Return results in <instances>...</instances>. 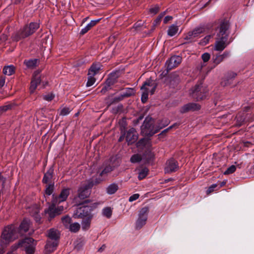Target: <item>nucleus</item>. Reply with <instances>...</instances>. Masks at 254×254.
Listing matches in <instances>:
<instances>
[{
    "label": "nucleus",
    "instance_id": "052dcab7",
    "mask_svg": "<svg viewBox=\"0 0 254 254\" xmlns=\"http://www.w3.org/2000/svg\"><path fill=\"white\" fill-rule=\"evenodd\" d=\"M173 19V17L171 16H167L165 17L163 20V22L164 24L167 23L169 21Z\"/></svg>",
    "mask_w": 254,
    "mask_h": 254
},
{
    "label": "nucleus",
    "instance_id": "c756f323",
    "mask_svg": "<svg viewBox=\"0 0 254 254\" xmlns=\"http://www.w3.org/2000/svg\"><path fill=\"white\" fill-rule=\"evenodd\" d=\"M41 79L39 77H35L31 82V85L29 88L31 93L34 92L38 84L41 82Z\"/></svg>",
    "mask_w": 254,
    "mask_h": 254
},
{
    "label": "nucleus",
    "instance_id": "20e7f679",
    "mask_svg": "<svg viewBox=\"0 0 254 254\" xmlns=\"http://www.w3.org/2000/svg\"><path fill=\"white\" fill-rule=\"evenodd\" d=\"M36 245V241L33 238L27 237L19 240L17 243L13 245L9 252L16 253L19 248H23L26 254H34Z\"/></svg>",
    "mask_w": 254,
    "mask_h": 254
},
{
    "label": "nucleus",
    "instance_id": "9b49d317",
    "mask_svg": "<svg viewBox=\"0 0 254 254\" xmlns=\"http://www.w3.org/2000/svg\"><path fill=\"white\" fill-rule=\"evenodd\" d=\"M179 164L175 159L171 158L168 160L166 163L165 173L166 174L171 173L177 171L179 169Z\"/></svg>",
    "mask_w": 254,
    "mask_h": 254
},
{
    "label": "nucleus",
    "instance_id": "412c9836",
    "mask_svg": "<svg viewBox=\"0 0 254 254\" xmlns=\"http://www.w3.org/2000/svg\"><path fill=\"white\" fill-rule=\"evenodd\" d=\"M52 204L49 206L48 208L45 210V212L49 215L50 219L54 218L56 215H58L57 210L55 209V206L57 203H53L52 201Z\"/></svg>",
    "mask_w": 254,
    "mask_h": 254
},
{
    "label": "nucleus",
    "instance_id": "4be33fe9",
    "mask_svg": "<svg viewBox=\"0 0 254 254\" xmlns=\"http://www.w3.org/2000/svg\"><path fill=\"white\" fill-rule=\"evenodd\" d=\"M136 146L139 149H143L145 146H150L151 143L149 139L146 138H143L137 142Z\"/></svg>",
    "mask_w": 254,
    "mask_h": 254
},
{
    "label": "nucleus",
    "instance_id": "bb28decb",
    "mask_svg": "<svg viewBox=\"0 0 254 254\" xmlns=\"http://www.w3.org/2000/svg\"><path fill=\"white\" fill-rule=\"evenodd\" d=\"M100 69V64H93L90 67L88 75L95 76Z\"/></svg>",
    "mask_w": 254,
    "mask_h": 254
},
{
    "label": "nucleus",
    "instance_id": "4468645a",
    "mask_svg": "<svg viewBox=\"0 0 254 254\" xmlns=\"http://www.w3.org/2000/svg\"><path fill=\"white\" fill-rule=\"evenodd\" d=\"M200 106L197 103H189L182 106L180 110L182 114L186 113L189 111H198L200 109Z\"/></svg>",
    "mask_w": 254,
    "mask_h": 254
},
{
    "label": "nucleus",
    "instance_id": "ddd939ff",
    "mask_svg": "<svg viewBox=\"0 0 254 254\" xmlns=\"http://www.w3.org/2000/svg\"><path fill=\"white\" fill-rule=\"evenodd\" d=\"M126 133V140L128 145L134 143L138 138V134L134 128H131Z\"/></svg>",
    "mask_w": 254,
    "mask_h": 254
},
{
    "label": "nucleus",
    "instance_id": "1a4fd4ad",
    "mask_svg": "<svg viewBox=\"0 0 254 254\" xmlns=\"http://www.w3.org/2000/svg\"><path fill=\"white\" fill-rule=\"evenodd\" d=\"M148 212V207H144L140 210L138 218L135 223V227L137 229H141L146 224Z\"/></svg>",
    "mask_w": 254,
    "mask_h": 254
},
{
    "label": "nucleus",
    "instance_id": "ea45409f",
    "mask_svg": "<svg viewBox=\"0 0 254 254\" xmlns=\"http://www.w3.org/2000/svg\"><path fill=\"white\" fill-rule=\"evenodd\" d=\"M80 228V226L79 223L75 222L73 223L72 224H70L69 226L68 227V228L69 229V230L72 232H77L78 231Z\"/></svg>",
    "mask_w": 254,
    "mask_h": 254
},
{
    "label": "nucleus",
    "instance_id": "a878e982",
    "mask_svg": "<svg viewBox=\"0 0 254 254\" xmlns=\"http://www.w3.org/2000/svg\"><path fill=\"white\" fill-rule=\"evenodd\" d=\"M38 60L37 59L25 60L24 61V64L29 68H34L36 67L37 65Z\"/></svg>",
    "mask_w": 254,
    "mask_h": 254
},
{
    "label": "nucleus",
    "instance_id": "b1692460",
    "mask_svg": "<svg viewBox=\"0 0 254 254\" xmlns=\"http://www.w3.org/2000/svg\"><path fill=\"white\" fill-rule=\"evenodd\" d=\"M246 114L244 112L239 113L236 116V125L238 127L241 126L245 122Z\"/></svg>",
    "mask_w": 254,
    "mask_h": 254
},
{
    "label": "nucleus",
    "instance_id": "13d9d810",
    "mask_svg": "<svg viewBox=\"0 0 254 254\" xmlns=\"http://www.w3.org/2000/svg\"><path fill=\"white\" fill-rule=\"evenodd\" d=\"M111 88H109V87H107V85L105 84L104 86L102 88V89L101 90L100 92L104 94L107 91L110 90Z\"/></svg>",
    "mask_w": 254,
    "mask_h": 254
},
{
    "label": "nucleus",
    "instance_id": "603ef678",
    "mask_svg": "<svg viewBox=\"0 0 254 254\" xmlns=\"http://www.w3.org/2000/svg\"><path fill=\"white\" fill-rule=\"evenodd\" d=\"M210 58V54L207 53H205L203 54L201 56V58L204 62H208Z\"/></svg>",
    "mask_w": 254,
    "mask_h": 254
},
{
    "label": "nucleus",
    "instance_id": "4d7b16f0",
    "mask_svg": "<svg viewBox=\"0 0 254 254\" xmlns=\"http://www.w3.org/2000/svg\"><path fill=\"white\" fill-rule=\"evenodd\" d=\"M171 79H170V86H172V87H174L175 85H174V84L172 85V82H176V84H178V78L177 77H174L173 78H172V77H171Z\"/></svg>",
    "mask_w": 254,
    "mask_h": 254
},
{
    "label": "nucleus",
    "instance_id": "2eb2a0df",
    "mask_svg": "<svg viewBox=\"0 0 254 254\" xmlns=\"http://www.w3.org/2000/svg\"><path fill=\"white\" fill-rule=\"evenodd\" d=\"M157 83L152 79H148L146 80L141 87V90L144 89H148V92L151 95L153 94L157 87Z\"/></svg>",
    "mask_w": 254,
    "mask_h": 254
},
{
    "label": "nucleus",
    "instance_id": "774afa93",
    "mask_svg": "<svg viewBox=\"0 0 254 254\" xmlns=\"http://www.w3.org/2000/svg\"><path fill=\"white\" fill-rule=\"evenodd\" d=\"M142 24L140 23L136 22L133 25V28L137 29L139 27H141Z\"/></svg>",
    "mask_w": 254,
    "mask_h": 254
},
{
    "label": "nucleus",
    "instance_id": "7c9ffc66",
    "mask_svg": "<svg viewBox=\"0 0 254 254\" xmlns=\"http://www.w3.org/2000/svg\"><path fill=\"white\" fill-rule=\"evenodd\" d=\"M179 31V27L175 24H172L169 27L167 34L170 37L175 36Z\"/></svg>",
    "mask_w": 254,
    "mask_h": 254
},
{
    "label": "nucleus",
    "instance_id": "cd10ccee",
    "mask_svg": "<svg viewBox=\"0 0 254 254\" xmlns=\"http://www.w3.org/2000/svg\"><path fill=\"white\" fill-rule=\"evenodd\" d=\"M92 216H88L83 219L81 222L82 229L83 230H87L89 229Z\"/></svg>",
    "mask_w": 254,
    "mask_h": 254
},
{
    "label": "nucleus",
    "instance_id": "6e6552de",
    "mask_svg": "<svg viewBox=\"0 0 254 254\" xmlns=\"http://www.w3.org/2000/svg\"><path fill=\"white\" fill-rule=\"evenodd\" d=\"M97 206L96 203L90 205H83L78 207L73 213V216L75 218H84L88 216H92L91 212Z\"/></svg>",
    "mask_w": 254,
    "mask_h": 254
},
{
    "label": "nucleus",
    "instance_id": "69168bd1",
    "mask_svg": "<svg viewBox=\"0 0 254 254\" xmlns=\"http://www.w3.org/2000/svg\"><path fill=\"white\" fill-rule=\"evenodd\" d=\"M211 38L210 35H207L203 39V43H204L205 44H206L208 43L210 39Z\"/></svg>",
    "mask_w": 254,
    "mask_h": 254
},
{
    "label": "nucleus",
    "instance_id": "a19ab883",
    "mask_svg": "<svg viewBox=\"0 0 254 254\" xmlns=\"http://www.w3.org/2000/svg\"><path fill=\"white\" fill-rule=\"evenodd\" d=\"M113 170V168L110 165L106 166L103 169V170L100 172V176H103L105 175H107L109 173L112 171Z\"/></svg>",
    "mask_w": 254,
    "mask_h": 254
},
{
    "label": "nucleus",
    "instance_id": "a211bd4d",
    "mask_svg": "<svg viewBox=\"0 0 254 254\" xmlns=\"http://www.w3.org/2000/svg\"><path fill=\"white\" fill-rule=\"evenodd\" d=\"M230 55V52L225 51L222 55H217L215 57L212 58L213 63L215 64V66L219 64L224 59L228 58Z\"/></svg>",
    "mask_w": 254,
    "mask_h": 254
},
{
    "label": "nucleus",
    "instance_id": "f03ea898",
    "mask_svg": "<svg viewBox=\"0 0 254 254\" xmlns=\"http://www.w3.org/2000/svg\"><path fill=\"white\" fill-rule=\"evenodd\" d=\"M18 228L15 225L11 224L6 226L1 234V246L3 247H6L10 242L18 238Z\"/></svg>",
    "mask_w": 254,
    "mask_h": 254
},
{
    "label": "nucleus",
    "instance_id": "9d476101",
    "mask_svg": "<svg viewBox=\"0 0 254 254\" xmlns=\"http://www.w3.org/2000/svg\"><path fill=\"white\" fill-rule=\"evenodd\" d=\"M182 58L179 56H172L165 63L166 71L165 74H168L169 71L177 67L182 62Z\"/></svg>",
    "mask_w": 254,
    "mask_h": 254
},
{
    "label": "nucleus",
    "instance_id": "f3484780",
    "mask_svg": "<svg viewBox=\"0 0 254 254\" xmlns=\"http://www.w3.org/2000/svg\"><path fill=\"white\" fill-rule=\"evenodd\" d=\"M237 76V74L234 72L230 71L228 72L226 77L221 82V85L223 86H226L231 85L232 80Z\"/></svg>",
    "mask_w": 254,
    "mask_h": 254
},
{
    "label": "nucleus",
    "instance_id": "393cba45",
    "mask_svg": "<svg viewBox=\"0 0 254 254\" xmlns=\"http://www.w3.org/2000/svg\"><path fill=\"white\" fill-rule=\"evenodd\" d=\"M15 71V67L12 64L4 66L2 70L3 73L8 76L14 74Z\"/></svg>",
    "mask_w": 254,
    "mask_h": 254
},
{
    "label": "nucleus",
    "instance_id": "5fc2aeb1",
    "mask_svg": "<svg viewBox=\"0 0 254 254\" xmlns=\"http://www.w3.org/2000/svg\"><path fill=\"white\" fill-rule=\"evenodd\" d=\"M124 98L125 97L124 96H123V95L122 93L120 95L115 97L113 99V102H118L119 101L123 100Z\"/></svg>",
    "mask_w": 254,
    "mask_h": 254
},
{
    "label": "nucleus",
    "instance_id": "6ab92c4d",
    "mask_svg": "<svg viewBox=\"0 0 254 254\" xmlns=\"http://www.w3.org/2000/svg\"><path fill=\"white\" fill-rule=\"evenodd\" d=\"M59 242L57 241L48 240L45 248L47 253H50L54 252L57 248Z\"/></svg>",
    "mask_w": 254,
    "mask_h": 254
},
{
    "label": "nucleus",
    "instance_id": "c85d7f7f",
    "mask_svg": "<svg viewBox=\"0 0 254 254\" xmlns=\"http://www.w3.org/2000/svg\"><path fill=\"white\" fill-rule=\"evenodd\" d=\"M30 225V221L27 219H24L19 226L20 230L26 232L28 231Z\"/></svg>",
    "mask_w": 254,
    "mask_h": 254
},
{
    "label": "nucleus",
    "instance_id": "dca6fc26",
    "mask_svg": "<svg viewBox=\"0 0 254 254\" xmlns=\"http://www.w3.org/2000/svg\"><path fill=\"white\" fill-rule=\"evenodd\" d=\"M54 170L53 167H51L44 174L42 179V183L43 184H49L50 183H54L53 180Z\"/></svg>",
    "mask_w": 254,
    "mask_h": 254
},
{
    "label": "nucleus",
    "instance_id": "6e6d98bb",
    "mask_svg": "<svg viewBox=\"0 0 254 254\" xmlns=\"http://www.w3.org/2000/svg\"><path fill=\"white\" fill-rule=\"evenodd\" d=\"M6 77L4 76H0V88H2L5 84Z\"/></svg>",
    "mask_w": 254,
    "mask_h": 254
},
{
    "label": "nucleus",
    "instance_id": "c9c22d12",
    "mask_svg": "<svg viewBox=\"0 0 254 254\" xmlns=\"http://www.w3.org/2000/svg\"><path fill=\"white\" fill-rule=\"evenodd\" d=\"M149 170L146 167H144L141 169L138 173V178L139 180H141L145 178L148 175Z\"/></svg>",
    "mask_w": 254,
    "mask_h": 254
},
{
    "label": "nucleus",
    "instance_id": "c03bdc74",
    "mask_svg": "<svg viewBox=\"0 0 254 254\" xmlns=\"http://www.w3.org/2000/svg\"><path fill=\"white\" fill-rule=\"evenodd\" d=\"M142 93L141 95V101L142 103H145L147 99H148V89H144L142 90Z\"/></svg>",
    "mask_w": 254,
    "mask_h": 254
},
{
    "label": "nucleus",
    "instance_id": "0e129e2a",
    "mask_svg": "<svg viewBox=\"0 0 254 254\" xmlns=\"http://www.w3.org/2000/svg\"><path fill=\"white\" fill-rule=\"evenodd\" d=\"M10 108V106L9 105H6L4 106H1L0 107V111L5 112L8 110Z\"/></svg>",
    "mask_w": 254,
    "mask_h": 254
},
{
    "label": "nucleus",
    "instance_id": "39448f33",
    "mask_svg": "<svg viewBox=\"0 0 254 254\" xmlns=\"http://www.w3.org/2000/svg\"><path fill=\"white\" fill-rule=\"evenodd\" d=\"M159 129H155L154 121L151 117H147L141 127V133L143 135L151 136L157 133Z\"/></svg>",
    "mask_w": 254,
    "mask_h": 254
},
{
    "label": "nucleus",
    "instance_id": "09e8293b",
    "mask_svg": "<svg viewBox=\"0 0 254 254\" xmlns=\"http://www.w3.org/2000/svg\"><path fill=\"white\" fill-rule=\"evenodd\" d=\"M159 10V6L158 5H156L154 6L151 7L149 11L150 13L152 14L153 15L156 14Z\"/></svg>",
    "mask_w": 254,
    "mask_h": 254
},
{
    "label": "nucleus",
    "instance_id": "864d4df0",
    "mask_svg": "<svg viewBox=\"0 0 254 254\" xmlns=\"http://www.w3.org/2000/svg\"><path fill=\"white\" fill-rule=\"evenodd\" d=\"M139 197V194H138V193H135L132 195H131L129 199H128V200L129 202H132V201H133L136 199H137Z\"/></svg>",
    "mask_w": 254,
    "mask_h": 254
},
{
    "label": "nucleus",
    "instance_id": "f704fd0d",
    "mask_svg": "<svg viewBox=\"0 0 254 254\" xmlns=\"http://www.w3.org/2000/svg\"><path fill=\"white\" fill-rule=\"evenodd\" d=\"M135 94V90L133 88H126L125 92L122 93L123 96L125 98L129 97L134 95Z\"/></svg>",
    "mask_w": 254,
    "mask_h": 254
},
{
    "label": "nucleus",
    "instance_id": "a18cd8bd",
    "mask_svg": "<svg viewBox=\"0 0 254 254\" xmlns=\"http://www.w3.org/2000/svg\"><path fill=\"white\" fill-rule=\"evenodd\" d=\"M94 76L88 75V80L86 83V86L90 87L93 85L95 82L96 79L94 77Z\"/></svg>",
    "mask_w": 254,
    "mask_h": 254
},
{
    "label": "nucleus",
    "instance_id": "8fccbe9b",
    "mask_svg": "<svg viewBox=\"0 0 254 254\" xmlns=\"http://www.w3.org/2000/svg\"><path fill=\"white\" fill-rule=\"evenodd\" d=\"M70 112V110L68 107H64L63 108L60 112V115L66 116Z\"/></svg>",
    "mask_w": 254,
    "mask_h": 254
},
{
    "label": "nucleus",
    "instance_id": "680f3d73",
    "mask_svg": "<svg viewBox=\"0 0 254 254\" xmlns=\"http://www.w3.org/2000/svg\"><path fill=\"white\" fill-rule=\"evenodd\" d=\"M161 20L158 18V17H157L155 20L154 21H153V27H156L157 25H158V24H160V23L161 22Z\"/></svg>",
    "mask_w": 254,
    "mask_h": 254
},
{
    "label": "nucleus",
    "instance_id": "0eeeda50",
    "mask_svg": "<svg viewBox=\"0 0 254 254\" xmlns=\"http://www.w3.org/2000/svg\"><path fill=\"white\" fill-rule=\"evenodd\" d=\"M94 183L92 180H88L81 184L77 190V197L80 199L87 198L91 194V189Z\"/></svg>",
    "mask_w": 254,
    "mask_h": 254
},
{
    "label": "nucleus",
    "instance_id": "5701e85b",
    "mask_svg": "<svg viewBox=\"0 0 254 254\" xmlns=\"http://www.w3.org/2000/svg\"><path fill=\"white\" fill-rule=\"evenodd\" d=\"M100 19H98L94 20H92L88 23L84 28H82L79 34L80 35H83L86 33L90 29L94 26L97 23L99 22Z\"/></svg>",
    "mask_w": 254,
    "mask_h": 254
},
{
    "label": "nucleus",
    "instance_id": "f8f14e48",
    "mask_svg": "<svg viewBox=\"0 0 254 254\" xmlns=\"http://www.w3.org/2000/svg\"><path fill=\"white\" fill-rule=\"evenodd\" d=\"M70 189L68 188L63 189L59 195L53 194V203H59L64 201L66 200L68 196L69 195Z\"/></svg>",
    "mask_w": 254,
    "mask_h": 254
},
{
    "label": "nucleus",
    "instance_id": "aec40b11",
    "mask_svg": "<svg viewBox=\"0 0 254 254\" xmlns=\"http://www.w3.org/2000/svg\"><path fill=\"white\" fill-rule=\"evenodd\" d=\"M59 231L55 229L52 228L48 231L47 236L50 240L59 242L60 239Z\"/></svg>",
    "mask_w": 254,
    "mask_h": 254
},
{
    "label": "nucleus",
    "instance_id": "49530a36",
    "mask_svg": "<svg viewBox=\"0 0 254 254\" xmlns=\"http://www.w3.org/2000/svg\"><path fill=\"white\" fill-rule=\"evenodd\" d=\"M236 170V167L235 165H231L224 172L225 175H229L234 173Z\"/></svg>",
    "mask_w": 254,
    "mask_h": 254
},
{
    "label": "nucleus",
    "instance_id": "72a5a7b5",
    "mask_svg": "<svg viewBox=\"0 0 254 254\" xmlns=\"http://www.w3.org/2000/svg\"><path fill=\"white\" fill-rule=\"evenodd\" d=\"M115 74L111 73L110 76L106 79L105 84L107 87L110 88L111 86L114 85L116 82V78L114 77Z\"/></svg>",
    "mask_w": 254,
    "mask_h": 254
},
{
    "label": "nucleus",
    "instance_id": "e2e57ef3",
    "mask_svg": "<svg viewBox=\"0 0 254 254\" xmlns=\"http://www.w3.org/2000/svg\"><path fill=\"white\" fill-rule=\"evenodd\" d=\"M55 209L57 210V211L58 212V214L59 215L64 210V206H58V207H57V208L55 207Z\"/></svg>",
    "mask_w": 254,
    "mask_h": 254
},
{
    "label": "nucleus",
    "instance_id": "37998d69",
    "mask_svg": "<svg viewBox=\"0 0 254 254\" xmlns=\"http://www.w3.org/2000/svg\"><path fill=\"white\" fill-rule=\"evenodd\" d=\"M142 160V157L141 155L139 154H133L131 156L130 159V161L132 163H136L140 162Z\"/></svg>",
    "mask_w": 254,
    "mask_h": 254
},
{
    "label": "nucleus",
    "instance_id": "58836bf2",
    "mask_svg": "<svg viewBox=\"0 0 254 254\" xmlns=\"http://www.w3.org/2000/svg\"><path fill=\"white\" fill-rule=\"evenodd\" d=\"M54 190V183L47 184L46 186L45 193L47 195H50L52 194Z\"/></svg>",
    "mask_w": 254,
    "mask_h": 254
},
{
    "label": "nucleus",
    "instance_id": "79ce46f5",
    "mask_svg": "<svg viewBox=\"0 0 254 254\" xmlns=\"http://www.w3.org/2000/svg\"><path fill=\"white\" fill-rule=\"evenodd\" d=\"M62 222H63L64 225L66 228H68V227L69 226V225L71 224V218L69 216L66 215V216L63 217L62 218Z\"/></svg>",
    "mask_w": 254,
    "mask_h": 254
},
{
    "label": "nucleus",
    "instance_id": "423d86ee",
    "mask_svg": "<svg viewBox=\"0 0 254 254\" xmlns=\"http://www.w3.org/2000/svg\"><path fill=\"white\" fill-rule=\"evenodd\" d=\"M191 97L196 101H200L206 98L208 90L206 87H203L201 82L196 84L191 90Z\"/></svg>",
    "mask_w": 254,
    "mask_h": 254
},
{
    "label": "nucleus",
    "instance_id": "473e14b6",
    "mask_svg": "<svg viewBox=\"0 0 254 254\" xmlns=\"http://www.w3.org/2000/svg\"><path fill=\"white\" fill-rule=\"evenodd\" d=\"M119 189L118 185L116 183L110 185L106 188V192L109 194H114Z\"/></svg>",
    "mask_w": 254,
    "mask_h": 254
},
{
    "label": "nucleus",
    "instance_id": "bf43d9fd",
    "mask_svg": "<svg viewBox=\"0 0 254 254\" xmlns=\"http://www.w3.org/2000/svg\"><path fill=\"white\" fill-rule=\"evenodd\" d=\"M178 125L177 123L174 124L172 126H170L167 128L164 129L162 132V133H165L170 130L171 128H172L174 127H177Z\"/></svg>",
    "mask_w": 254,
    "mask_h": 254
},
{
    "label": "nucleus",
    "instance_id": "4c0bfd02",
    "mask_svg": "<svg viewBox=\"0 0 254 254\" xmlns=\"http://www.w3.org/2000/svg\"><path fill=\"white\" fill-rule=\"evenodd\" d=\"M184 39L186 41L182 43V45L192 43L195 41V39L193 37H192L190 32L187 33V34L184 37Z\"/></svg>",
    "mask_w": 254,
    "mask_h": 254
},
{
    "label": "nucleus",
    "instance_id": "de8ad7c7",
    "mask_svg": "<svg viewBox=\"0 0 254 254\" xmlns=\"http://www.w3.org/2000/svg\"><path fill=\"white\" fill-rule=\"evenodd\" d=\"M218 187V185L217 184H212V185H211L209 188L208 189H207V190H206V193L207 194H210L211 192H212L213 191H214L215 189H216V188Z\"/></svg>",
    "mask_w": 254,
    "mask_h": 254
},
{
    "label": "nucleus",
    "instance_id": "e433bc0d",
    "mask_svg": "<svg viewBox=\"0 0 254 254\" xmlns=\"http://www.w3.org/2000/svg\"><path fill=\"white\" fill-rule=\"evenodd\" d=\"M102 214L104 216L109 219L112 215V210L111 207H106L103 209Z\"/></svg>",
    "mask_w": 254,
    "mask_h": 254
},
{
    "label": "nucleus",
    "instance_id": "7ed1b4c3",
    "mask_svg": "<svg viewBox=\"0 0 254 254\" xmlns=\"http://www.w3.org/2000/svg\"><path fill=\"white\" fill-rule=\"evenodd\" d=\"M40 27L38 22H30L29 25H25L23 28L14 32L11 38L13 41H18L33 34Z\"/></svg>",
    "mask_w": 254,
    "mask_h": 254
},
{
    "label": "nucleus",
    "instance_id": "338daca9",
    "mask_svg": "<svg viewBox=\"0 0 254 254\" xmlns=\"http://www.w3.org/2000/svg\"><path fill=\"white\" fill-rule=\"evenodd\" d=\"M226 184V181H223L222 182H220L219 183H218L217 184L218 186L219 185V186L218 187L217 189H216V190H217L219 189L220 188H221V187H223Z\"/></svg>",
    "mask_w": 254,
    "mask_h": 254
},
{
    "label": "nucleus",
    "instance_id": "2f4dec72",
    "mask_svg": "<svg viewBox=\"0 0 254 254\" xmlns=\"http://www.w3.org/2000/svg\"><path fill=\"white\" fill-rule=\"evenodd\" d=\"M204 31V28L202 27H198L194 29L192 31H190L192 37L195 39L198 38L200 34Z\"/></svg>",
    "mask_w": 254,
    "mask_h": 254
},
{
    "label": "nucleus",
    "instance_id": "f257e3e1",
    "mask_svg": "<svg viewBox=\"0 0 254 254\" xmlns=\"http://www.w3.org/2000/svg\"><path fill=\"white\" fill-rule=\"evenodd\" d=\"M230 23L226 19L221 20L217 27L216 40L215 41L214 50L217 51H222L229 44L227 42L229 32Z\"/></svg>",
    "mask_w": 254,
    "mask_h": 254
},
{
    "label": "nucleus",
    "instance_id": "3c124183",
    "mask_svg": "<svg viewBox=\"0 0 254 254\" xmlns=\"http://www.w3.org/2000/svg\"><path fill=\"white\" fill-rule=\"evenodd\" d=\"M55 97V95L53 93H49L47 95L44 96V99L48 101H52Z\"/></svg>",
    "mask_w": 254,
    "mask_h": 254
}]
</instances>
